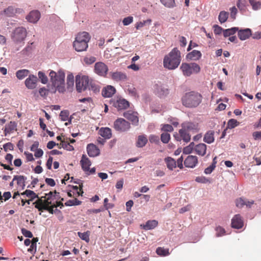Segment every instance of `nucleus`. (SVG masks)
I'll use <instances>...</instances> for the list:
<instances>
[{
    "label": "nucleus",
    "instance_id": "61",
    "mask_svg": "<svg viewBox=\"0 0 261 261\" xmlns=\"http://www.w3.org/2000/svg\"><path fill=\"white\" fill-rule=\"evenodd\" d=\"M3 148L5 151L7 152L8 149L13 150L14 149V145L11 142L5 143L3 145Z\"/></svg>",
    "mask_w": 261,
    "mask_h": 261
},
{
    "label": "nucleus",
    "instance_id": "26",
    "mask_svg": "<svg viewBox=\"0 0 261 261\" xmlns=\"http://www.w3.org/2000/svg\"><path fill=\"white\" fill-rule=\"evenodd\" d=\"M123 116L130 121L133 125L135 126L138 125L139 123V118L135 114L132 113H124Z\"/></svg>",
    "mask_w": 261,
    "mask_h": 261
},
{
    "label": "nucleus",
    "instance_id": "25",
    "mask_svg": "<svg viewBox=\"0 0 261 261\" xmlns=\"http://www.w3.org/2000/svg\"><path fill=\"white\" fill-rule=\"evenodd\" d=\"M99 134L105 139H109L112 137V130L109 127H101L99 130Z\"/></svg>",
    "mask_w": 261,
    "mask_h": 261
},
{
    "label": "nucleus",
    "instance_id": "62",
    "mask_svg": "<svg viewBox=\"0 0 261 261\" xmlns=\"http://www.w3.org/2000/svg\"><path fill=\"white\" fill-rule=\"evenodd\" d=\"M49 90L45 87H42L39 89V93L41 96L45 97L48 94Z\"/></svg>",
    "mask_w": 261,
    "mask_h": 261
},
{
    "label": "nucleus",
    "instance_id": "44",
    "mask_svg": "<svg viewBox=\"0 0 261 261\" xmlns=\"http://www.w3.org/2000/svg\"><path fill=\"white\" fill-rule=\"evenodd\" d=\"M215 230L216 232V237H222V236H224L226 233V231H225V229L220 226H217L215 228Z\"/></svg>",
    "mask_w": 261,
    "mask_h": 261
},
{
    "label": "nucleus",
    "instance_id": "50",
    "mask_svg": "<svg viewBox=\"0 0 261 261\" xmlns=\"http://www.w3.org/2000/svg\"><path fill=\"white\" fill-rule=\"evenodd\" d=\"M170 139V135L168 133H163L161 135V140L164 143H168Z\"/></svg>",
    "mask_w": 261,
    "mask_h": 261
},
{
    "label": "nucleus",
    "instance_id": "5",
    "mask_svg": "<svg viewBox=\"0 0 261 261\" xmlns=\"http://www.w3.org/2000/svg\"><path fill=\"white\" fill-rule=\"evenodd\" d=\"M184 76H190L193 73H198L200 71V66L196 63H182L180 66Z\"/></svg>",
    "mask_w": 261,
    "mask_h": 261
},
{
    "label": "nucleus",
    "instance_id": "39",
    "mask_svg": "<svg viewBox=\"0 0 261 261\" xmlns=\"http://www.w3.org/2000/svg\"><path fill=\"white\" fill-rule=\"evenodd\" d=\"M90 232L87 231L84 232H78V236L82 240L85 241L86 242L88 243L90 241L89 236Z\"/></svg>",
    "mask_w": 261,
    "mask_h": 261
},
{
    "label": "nucleus",
    "instance_id": "9",
    "mask_svg": "<svg viewBox=\"0 0 261 261\" xmlns=\"http://www.w3.org/2000/svg\"><path fill=\"white\" fill-rule=\"evenodd\" d=\"M89 78L87 76H81L77 75L75 76V86L78 92L81 93L83 90L85 91L88 89L89 86Z\"/></svg>",
    "mask_w": 261,
    "mask_h": 261
},
{
    "label": "nucleus",
    "instance_id": "55",
    "mask_svg": "<svg viewBox=\"0 0 261 261\" xmlns=\"http://www.w3.org/2000/svg\"><path fill=\"white\" fill-rule=\"evenodd\" d=\"M230 16L232 20H234L236 18V15L238 13V10L235 6H233L230 8Z\"/></svg>",
    "mask_w": 261,
    "mask_h": 261
},
{
    "label": "nucleus",
    "instance_id": "36",
    "mask_svg": "<svg viewBox=\"0 0 261 261\" xmlns=\"http://www.w3.org/2000/svg\"><path fill=\"white\" fill-rule=\"evenodd\" d=\"M16 13V10L13 6H9L4 10V13L7 17H12Z\"/></svg>",
    "mask_w": 261,
    "mask_h": 261
},
{
    "label": "nucleus",
    "instance_id": "54",
    "mask_svg": "<svg viewBox=\"0 0 261 261\" xmlns=\"http://www.w3.org/2000/svg\"><path fill=\"white\" fill-rule=\"evenodd\" d=\"M21 232L22 234L26 238H32L33 236L31 231L26 229L24 228H22L21 229Z\"/></svg>",
    "mask_w": 261,
    "mask_h": 261
},
{
    "label": "nucleus",
    "instance_id": "8",
    "mask_svg": "<svg viewBox=\"0 0 261 261\" xmlns=\"http://www.w3.org/2000/svg\"><path fill=\"white\" fill-rule=\"evenodd\" d=\"M114 129L118 132L123 133L128 132L130 128V124L123 118H117L113 124Z\"/></svg>",
    "mask_w": 261,
    "mask_h": 261
},
{
    "label": "nucleus",
    "instance_id": "24",
    "mask_svg": "<svg viewBox=\"0 0 261 261\" xmlns=\"http://www.w3.org/2000/svg\"><path fill=\"white\" fill-rule=\"evenodd\" d=\"M202 54L199 50H193L186 55V59L188 60H198L201 58Z\"/></svg>",
    "mask_w": 261,
    "mask_h": 261
},
{
    "label": "nucleus",
    "instance_id": "18",
    "mask_svg": "<svg viewBox=\"0 0 261 261\" xmlns=\"http://www.w3.org/2000/svg\"><path fill=\"white\" fill-rule=\"evenodd\" d=\"M198 163V158L195 155H188L184 161L185 166L188 168H193Z\"/></svg>",
    "mask_w": 261,
    "mask_h": 261
},
{
    "label": "nucleus",
    "instance_id": "49",
    "mask_svg": "<svg viewBox=\"0 0 261 261\" xmlns=\"http://www.w3.org/2000/svg\"><path fill=\"white\" fill-rule=\"evenodd\" d=\"M69 112L68 110H62L61 111L59 116L62 121H66L69 117Z\"/></svg>",
    "mask_w": 261,
    "mask_h": 261
},
{
    "label": "nucleus",
    "instance_id": "58",
    "mask_svg": "<svg viewBox=\"0 0 261 261\" xmlns=\"http://www.w3.org/2000/svg\"><path fill=\"white\" fill-rule=\"evenodd\" d=\"M214 28V32L215 35H220L221 34L222 32H223V29L222 28V27H220L218 24H215L213 26Z\"/></svg>",
    "mask_w": 261,
    "mask_h": 261
},
{
    "label": "nucleus",
    "instance_id": "4",
    "mask_svg": "<svg viewBox=\"0 0 261 261\" xmlns=\"http://www.w3.org/2000/svg\"><path fill=\"white\" fill-rule=\"evenodd\" d=\"M89 40L90 37L88 33L86 32L80 33L73 43V47L78 52L85 51L88 47V42Z\"/></svg>",
    "mask_w": 261,
    "mask_h": 261
},
{
    "label": "nucleus",
    "instance_id": "46",
    "mask_svg": "<svg viewBox=\"0 0 261 261\" xmlns=\"http://www.w3.org/2000/svg\"><path fill=\"white\" fill-rule=\"evenodd\" d=\"M239 122L234 119H230L228 120L227 125V128L232 129L237 126Z\"/></svg>",
    "mask_w": 261,
    "mask_h": 261
},
{
    "label": "nucleus",
    "instance_id": "64",
    "mask_svg": "<svg viewBox=\"0 0 261 261\" xmlns=\"http://www.w3.org/2000/svg\"><path fill=\"white\" fill-rule=\"evenodd\" d=\"M252 137L255 141H261V131H256L252 133Z\"/></svg>",
    "mask_w": 261,
    "mask_h": 261
},
{
    "label": "nucleus",
    "instance_id": "3",
    "mask_svg": "<svg viewBox=\"0 0 261 261\" xmlns=\"http://www.w3.org/2000/svg\"><path fill=\"white\" fill-rule=\"evenodd\" d=\"M201 95L194 91L186 93L181 98L182 105L190 108L197 107L201 103Z\"/></svg>",
    "mask_w": 261,
    "mask_h": 261
},
{
    "label": "nucleus",
    "instance_id": "34",
    "mask_svg": "<svg viewBox=\"0 0 261 261\" xmlns=\"http://www.w3.org/2000/svg\"><path fill=\"white\" fill-rule=\"evenodd\" d=\"M179 133L182 139L186 143L189 142L191 140V135L189 133L186 131L182 128L179 130Z\"/></svg>",
    "mask_w": 261,
    "mask_h": 261
},
{
    "label": "nucleus",
    "instance_id": "40",
    "mask_svg": "<svg viewBox=\"0 0 261 261\" xmlns=\"http://www.w3.org/2000/svg\"><path fill=\"white\" fill-rule=\"evenodd\" d=\"M158 255L162 256H166L169 255V249H165L162 247H158L156 249Z\"/></svg>",
    "mask_w": 261,
    "mask_h": 261
},
{
    "label": "nucleus",
    "instance_id": "16",
    "mask_svg": "<svg viewBox=\"0 0 261 261\" xmlns=\"http://www.w3.org/2000/svg\"><path fill=\"white\" fill-rule=\"evenodd\" d=\"M87 151L90 157H95L100 154L99 149L92 143L89 144L87 146Z\"/></svg>",
    "mask_w": 261,
    "mask_h": 261
},
{
    "label": "nucleus",
    "instance_id": "42",
    "mask_svg": "<svg viewBox=\"0 0 261 261\" xmlns=\"http://www.w3.org/2000/svg\"><path fill=\"white\" fill-rule=\"evenodd\" d=\"M160 2L164 6L167 8H171L175 6L174 0H160Z\"/></svg>",
    "mask_w": 261,
    "mask_h": 261
},
{
    "label": "nucleus",
    "instance_id": "60",
    "mask_svg": "<svg viewBox=\"0 0 261 261\" xmlns=\"http://www.w3.org/2000/svg\"><path fill=\"white\" fill-rule=\"evenodd\" d=\"M133 21V17L129 16L125 17L123 20L122 23L124 25H128L130 24Z\"/></svg>",
    "mask_w": 261,
    "mask_h": 261
},
{
    "label": "nucleus",
    "instance_id": "53",
    "mask_svg": "<svg viewBox=\"0 0 261 261\" xmlns=\"http://www.w3.org/2000/svg\"><path fill=\"white\" fill-rule=\"evenodd\" d=\"M62 148L64 149H66L68 151H72L74 150V147L73 146L70 144L69 143L62 141V144H61Z\"/></svg>",
    "mask_w": 261,
    "mask_h": 261
},
{
    "label": "nucleus",
    "instance_id": "27",
    "mask_svg": "<svg viewBox=\"0 0 261 261\" xmlns=\"http://www.w3.org/2000/svg\"><path fill=\"white\" fill-rule=\"evenodd\" d=\"M45 198V196H42L38 198V200L33 203L35 205V207L38 209L39 211L42 212L43 210H48L46 206L43 205V199Z\"/></svg>",
    "mask_w": 261,
    "mask_h": 261
},
{
    "label": "nucleus",
    "instance_id": "30",
    "mask_svg": "<svg viewBox=\"0 0 261 261\" xmlns=\"http://www.w3.org/2000/svg\"><path fill=\"white\" fill-rule=\"evenodd\" d=\"M206 147L205 144L199 143L195 146V150L197 154L203 156L206 153Z\"/></svg>",
    "mask_w": 261,
    "mask_h": 261
},
{
    "label": "nucleus",
    "instance_id": "21",
    "mask_svg": "<svg viewBox=\"0 0 261 261\" xmlns=\"http://www.w3.org/2000/svg\"><path fill=\"white\" fill-rule=\"evenodd\" d=\"M111 77L114 81L116 82L124 81L127 79L126 74L121 71L112 72Z\"/></svg>",
    "mask_w": 261,
    "mask_h": 261
},
{
    "label": "nucleus",
    "instance_id": "43",
    "mask_svg": "<svg viewBox=\"0 0 261 261\" xmlns=\"http://www.w3.org/2000/svg\"><path fill=\"white\" fill-rule=\"evenodd\" d=\"M249 2L253 10L256 11L260 9L261 3L260 2L255 0H249Z\"/></svg>",
    "mask_w": 261,
    "mask_h": 261
},
{
    "label": "nucleus",
    "instance_id": "47",
    "mask_svg": "<svg viewBox=\"0 0 261 261\" xmlns=\"http://www.w3.org/2000/svg\"><path fill=\"white\" fill-rule=\"evenodd\" d=\"M33 43L29 44L22 51L21 53L25 56H29L30 55L33 50Z\"/></svg>",
    "mask_w": 261,
    "mask_h": 261
},
{
    "label": "nucleus",
    "instance_id": "6",
    "mask_svg": "<svg viewBox=\"0 0 261 261\" xmlns=\"http://www.w3.org/2000/svg\"><path fill=\"white\" fill-rule=\"evenodd\" d=\"M27 35L25 28L20 27L15 28L12 32L11 37L15 43H20L24 41Z\"/></svg>",
    "mask_w": 261,
    "mask_h": 261
},
{
    "label": "nucleus",
    "instance_id": "38",
    "mask_svg": "<svg viewBox=\"0 0 261 261\" xmlns=\"http://www.w3.org/2000/svg\"><path fill=\"white\" fill-rule=\"evenodd\" d=\"M88 89L89 90L93 91L95 93L99 92L100 90L99 85L92 81L89 82V86L88 87Z\"/></svg>",
    "mask_w": 261,
    "mask_h": 261
},
{
    "label": "nucleus",
    "instance_id": "56",
    "mask_svg": "<svg viewBox=\"0 0 261 261\" xmlns=\"http://www.w3.org/2000/svg\"><path fill=\"white\" fill-rule=\"evenodd\" d=\"M161 130L165 132L164 133L171 132L173 130V127L171 125L166 124L162 126Z\"/></svg>",
    "mask_w": 261,
    "mask_h": 261
},
{
    "label": "nucleus",
    "instance_id": "1",
    "mask_svg": "<svg viewBox=\"0 0 261 261\" xmlns=\"http://www.w3.org/2000/svg\"><path fill=\"white\" fill-rule=\"evenodd\" d=\"M180 62V52L177 47H174L164 57L163 65L169 70H174L178 67Z\"/></svg>",
    "mask_w": 261,
    "mask_h": 261
},
{
    "label": "nucleus",
    "instance_id": "2",
    "mask_svg": "<svg viewBox=\"0 0 261 261\" xmlns=\"http://www.w3.org/2000/svg\"><path fill=\"white\" fill-rule=\"evenodd\" d=\"M52 85L56 88L55 92L58 91L59 93H64L65 91L64 71L60 69L57 72L51 70L49 73Z\"/></svg>",
    "mask_w": 261,
    "mask_h": 261
},
{
    "label": "nucleus",
    "instance_id": "32",
    "mask_svg": "<svg viewBox=\"0 0 261 261\" xmlns=\"http://www.w3.org/2000/svg\"><path fill=\"white\" fill-rule=\"evenodd\" d=\"M29 73L30 71L28 69L18 70L16 72V76L18 80H21L27 76Z\"/></svg>",
    "mask_w": 261,
    "mask_h": 261
},
{
    "label": "nucleus",
    "instance_id": "23",
    "mask_svg": "<svg viewBox=\"0 0 261 261\" xmlns=\"http://www.w3.org/2000/svg\"><path fill=\"white\" fill-rule=\"evenodd\" d=\"M80 162L82 165V168L84 171L89 170V167L91 165V162L85 154H83Z\"/></svg>",
    "mask_w": 261,
    "mask_h": 261
},
{
    "label": "nucleus",
    "instance_id": "19",
    "mask_svg": "<svg viewBox=\"0 0 261 261\" xmlns=\"http://www.w3.org/2000/svg\"><path fill=\"white\" fill-rule=\"evenodd\" d=\"M251 35L252 31L249 28L241 29L238 33V37L242 41L248 39Z\"/></svg>",
    "mask_w": 261,
    "mask_h": 261
},
{
    "label": "nucleus",
    "instance_id": "22",
    "mask_svg": "<svg viewBox=\"0 0 261 261\" xmlns=\"http://www.w3.org/2000/svg\"><path fill=\"white\" fill-rule=\"evenodd\" d=\"M148 142V139L146 135H141L137 137L136 142V146L138 148H142L144 147Z\"/></svg>",
    "mask_w": 261,
    "mask_h": 261
},
{
    "label": "nucleus",
    "instance_id": "12",
    "mask_svg": "<svg viewBox=\"0 0 261 261\" xmlns=\"http://www.w3.org/2000/svg\"><path fill=\"white\" fill-rule=\"evenodd\" d=\"M231 227L236 229H241L244 226V222L240 214L235 215L231 219Z\"/></svg>",
    "mask_w": 261,
    "mask_h": 261
},
{
    "label": "nucleus",
    "instance_id": "59",
    "mask_svg": "<svg viewBox=\"0 0 261 261\" xmlns=\"http://www.w3.org/2000/svg\"><path fill=\"white\" fill-rule=\"evenodd\" d=\"M109 199L108 198H105L103 200V206L106 210H108L111 209L114 206V204L111 203H108Z\"/></svg>",
    "mask_w": 261,
    "mask_h": 261
},
{
    "label": "nucleus",
    "instance_id": "48",
    "mask_svg": "<svg viewBox=\"0 0 261 261\" xmlns=\"http://www.w3.org/2000/svg\"><path fill=\"white\" fill-rule=\"evenodd\" d=\"M38 76L42 84H46L47 83L48 78L44 72L41 71H39L38 73Z\"/></svg>",
    "mask_w": 261,
    "mask_h": 261
},
{
    "label": "nucleus",
    "instance_id": "10",
    "mask_svg": "<svg viewBox=\"0 0 261 261\" xmlns=\"http://www.w3.org/2000/svg\"><path fill=\"white\" fill-rule=\"evenodd\" d=\"M182 128L188 133H196L199 132L200 128L198 123L192 122H185L181 124Z\"/></svg>",
    "mask_w": 261,
    "mask_h": 261
},
{
    "label": "nucleus",
    "instance_id": "57",
    "mask_svg": "<svg viewBox=\"0 0 261 261\" xmlns=\"http://www.w3.org/2000/svg\"><path fill=\"white\" fill-rule=\"evenodd\" d=\"M195 181L199 183L205 184L207 182H210L209 179L205 177V176H198L196 177Z\"/></svg>",
    "mask_w": 261,
    "mask_h": 261
},
{
    "label": "nucleus",
    "instance_id": "45",
    "mask_svg": "<svg viewBox=\"0 0 261 261\" xmlns=\"http://www.w3.org/2000/svg\"><path fill=\"white\" fill-rule=\"evenodd\" d=\"M246 199L243 197H240L235 200L236 205L237 207L241 208L245 205Z\"/></svg>",
    "mask_w": 261,
    "mask_h": 261
},
{
    "label": "nucleus",
    "instance_id": "15",
    "mask_svg": "<svg viewBox=\"0 0 261 261\" xmlns=\"http://www.w3.org/2000/svg\"><path fill=\"white\" fill-rule=\"evenodd\" d=\"M40 18V13L38 10H33L31 11L29 14L26 16V19L31 23H36Z\"/></svg>",
    "mask_w": 261,
    "mask_h": 261
},
{
    "label": "nucleus",
    "instance_id": "17",
    "mask_svg": "<svg viewBox=\"0 0 261 261\" xmlns=\"http://www.w3.org/2000/svg\"><path fill=\"white\" fill-rule=\"evenodd\" d=\"M113 106L120 111L127 109L129 107V103L124 98L119 99L114 102Z\"/></svg>",
    "mask_w": 261,
    "mask_h": 261
},
{
    "label": "nucleus",
    "instance_id": "33",
    "mask_svg": "<svg viewBox=\"0 0 261 261\" xmlns=\"http://www.w3.org/2000/svg\"><path fill=\"white\" fill-rule=\"evenodd\" d=\"M165 161L167 164V167L169 170H172L174 168L176 167V162L172 158L167 157L165 158Z\"/></svg>",
    "mask_w": 261,
    "mask_h": 261
},
{
    "label": "nucleus",
    "instance_id": "63",
    "mask_svg": "<svg viewBox=\"0 0 261 261\" xmlns=\"http://www.w3.org/2000/svg\"><path fill=\"white\" fill-rule=\"evenodd\" d=\"M96 61V58L94 57H85L84 58V62L86 64L90 65L95 62Z\"/></svg>",
    "mask_w": 261,
    "mask_h": 261
},
{
    "label": "nucleus",
    "instance_id": "35",
    "mask_svg": "<svg viewBox=\"0 0 261 261\" xmlns=\"http://www.w3.org/2000/svg\"><path fill=\"white\" fill-rule=\"evenodd\" d=\"M229 16V13L225 11H222L220 12L219 15L218 16V20L221 23H223L225 22Z\"/></svg>",
    "mask_w": 261,
    "mask_h": 261
},
{
    "label": "nucleus",
    "instance_id": "31",
    "mask_svg": "<svg viewBox=\"0 0 261 261\" xmlns=\"http://www.w3.org/2000/svg\"><path fill=\"white\" fill-rule=\"evenodd\" d=\"M17 127V123L14 121H10L7 124L5 128V135L7 134H10L12 131L15 130Z\"/></svg>",
    "mask_w": 261,
    "mask_h": 261
},
{
    "label": "nucleus",
    "instance_id": "20",
    "mask_svg": "<svg viewBox=\"0 0 261 261\" xmlns=\"http://www.w3.org/2000/svg\"><path fill=\"white\" fill-rule=\"evenodd\" d=\"M115 92L116 89L114 87L108 85L102 89L101 94L104 97H111Z\"/></svg>",
    "mask_w": 261,
    "mask_h": 261
},
{
    "label": "nucleus",
    "instance_id": "29",
    "mask_svg": "<svg viewBox=\"0 0 261 261\" xmlns=\"http://www.w3.org/2000/svg\"><path fill=\"white\" fill-rule=\"evenodd\" d=\"M158 224V222L155 220H148L143 225H141L142 228L145 230H151L154 228Z\"/></svg>",
    "mask_w": 261,
    "mask_h": 261
},
{
    "label": "nucleus",
    "instance_id": "28",
    "mask_svg": "<svg viewBox=\"0 0 261 261\" xmlns=\"http://www.w3.org/2000/svg\"><path fill=\"white\" fill-rule=\"evenodd\" d=\"M214 131L210 130L206 132L204 135L203 141L207 144H211L214 142Z\"/></svg>",
    "mask_w": 261,
    "mask_h": 261
},
{
    "label": "nucleus",
    "instance_id": "37",
    "mask_svg": "<svg viewBox=\"0 0 261 261\" xmlns=\"http://www.w3.org/2000/svg\"><path fill=\"white\" fill-rule=\"evenodd\" d=\"M38 241V238H33L31 240V246L30 248L28 249V251L30 252L35 253L37 248V242Z\"/></svg>",
    "mask_w": 261,
    "mask_h": 261
},
{
    "label": "nucleus",
    "instance_id": "7",
    "mask_svg": "<svg viewBox=\"0 0 261 261\" xmlns=\"http://www.w3.org/2000/svg\"><path fill=\"white\" fill-rule=\"evenodd\" d=\"M153 91L154 94L160 98H166L170 93L168 86L160 82L153 85Z\"/></svg>",
    "mask_w": 261,
    "mask_h": 261
},
{
    "label": "nucleus",
    "instance_id": "14",
    "mask_svg": "<svg viewBox=\"0 0 261 261\" xmlns=\"http://www.w3.org/2000/svg\"><path fill=\"white\" fill-rule=\"evenodd\" d=\"M21 196L23 198L28 197V200H25V202L28 204H30L31 202L36 198H39L38 195L33 191L31 190H25L24 192L21 193Z\"/></svg>",
    "mask_w": 261,
    "mask_h": 261
},
{
    "label": "nucleus",
    "instance_id": "52",
    "mask_svg": "<svg viewBox=\"0 0 261 261\" xmlns=\"http://www.w3.org/2000/svg\"><path fill=\"white\" fill-rule=\"evenodd\" d=\"M149 141L151 143H155L156 144H159L160 142L159 137L155 135H150L149 136Z\"/></svg>",
    "mask_w": 261,
    "mask_h": 261
},
{
    "label": "nucleus",
    "instance_id": "41",
    "mask_svg": "<svg viewBox=\"0 0 261 261\" xmlns=\"http://www.w3.org/2000/svg\"><path fill=\"white\" fill-rule=\"evenodd\" d=\"M82 203V201L79 200L76 198L74 199H70L65 203V205L67 206H72L74 205H79Z\"/></svg>",
    "mask_w": 261,
    "mask_h": 261
},
{
    "label": "nucleus",
    "instance_id": "51",
    "mask_svg": "<svg viewBox=\"0 0 261 261\" xmlns=\"http://www.w3.org/2000/svg\"><path fill=\"white\" fill-rule=\"evenodd\" d=\"M74 76L72 73H70L67 75V85L68 88L72 87L74 85Z\"/></svg>",
    "mask_w": 261,
    "mask_h": 261
},
{
    "label": "nucleus",
    "instance_id": "13",
    "mask_svg": "<svg viewBox=\"0 0 261 261\" xmlns=\"http://www.w3.org/2000/svg\"><path fill=\"white\" fill-rule=\"evenodd\" d=\"M38 78L36 75L30 74L25 80L24 83L26 87L29 89H34L37 86Z\"/></svg>",
    "mask_w": 261,
    "mask_h": 261
},
{
    "label": "nucleus",
    "instance_id": "11",
    "mask_svg": "<svg viewBox=\"0 0 261 261\" xmlns=\"http://www.w3.org/2000/svg\"><path fill=\"white\" fill-rule=\"evenodd\" d=\"M108 71V66L102 62H97L94 65V71L98 75L106 76Z\"/></svg>",
    "mask_w": 261,
    "mask_h": 261
}]
</instances>
